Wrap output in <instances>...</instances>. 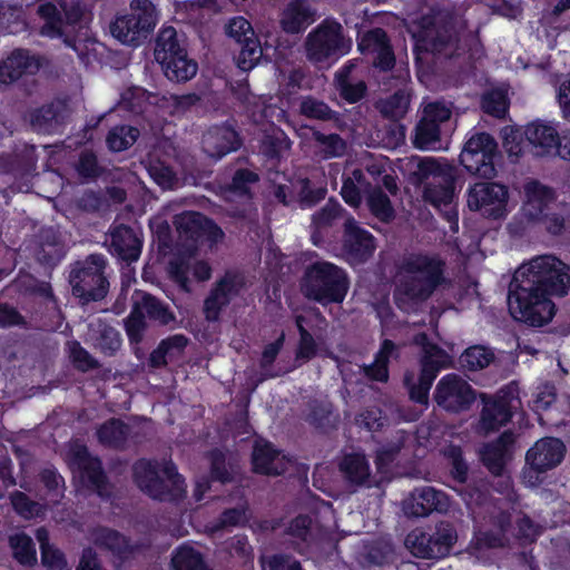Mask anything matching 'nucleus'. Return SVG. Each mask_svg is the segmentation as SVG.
Listing matches in <instances>:
<instances>
[{
	"mask_svg": "<svg viewBox=\"0 0 570 570\" xmlns=\"http://www.w3.org/2000/svg\"><path fill=\"white\" fill-rule=\"evenodd\" d=\"M570 288L569 267L554 256H539L515 271L508 288L511 316L531 327H542L556 315L552 296Z\"/></svg>",
	"mask_w": 570,
	"mask_h": 570,
	"instance_id": "nucleus-1",
	"label": "nucleus"
},
{
	"mask_svg": "<svg viewBox=\"0 0 570 570\" xmlns=\"http://www.w3.org/2000/svg\"><path fill=\"white\" fill-rule=\"evenodd\" d=\"M394 301L402 311L428 302L446 283L445 263L438 255L411 253L399 266Z\"/></svg>",
	"mask_w": 570,
	"mask_h": 570,
	"instance_id": "nucleus-2",
	"label": "nucleus"
},
{
	"mask_svg": "<svg viewBox=\"0 0 570 570\" xmlns=\"http://www.w3.org/2000/svg\"><path fill=\"white\" fill-rule=\"evenodd\" d=\"M350 286L351 281L347 272L324 259L306 265L299 278L302 295L322 306L342 304Z\"/></svg>",
	"mask_w": 570,
	"mask_h": 570,
	"instance_id": "nucleus-3",
	"label": "nucleus"
},
{
	"mask_svg": "<svg viewBox=\"0 0 570 570\" xmlns=\"http://www.w3.org/2000/svg\"><path fill=\"white\" fill-rule=\"evenodd\" d=\"M154 57L165 77L184 83L196 76L197 62L188 55L186 36L173 26H163L155 38Z\"/></svg>",
	"mask_w": 570,
	"mask_h": 570,
	"instance_id": "nucleus-4",
	"label": "nucleus"
},
{
	"mask_svg": "<svg viewBox=\"0 0 570 570\" xmlns=\"http://www.w3.org/2000/svg\"><path fill=\"white\" fill-rule=\"evenodd\" d=\"M107 267L108 259L101 253L89 254L70 265L68 281L71 294L80 305L100 302L107 296L109 292Z\"/></svg>",
	"mask_w": 570,
	"mask_h": 570,
	"instance_id": "nucleus-5",
	"label": "nucleus"
},
{
	"mask_svg": "<svg viewBox=\"0 0 570 570\" xmlns=\"http://www.w3.org/2000/svg\"><path fill=\"white\" fill-rule=\"evenodd\" d=\"M134 476L141 491L159 501L178 500L185 492L184 480L170 462L139 460L134 465Z\"/></svg>",
	"mask_w": 570,
	"mask_h": 570,
	"instance_id": "nucleus-6",
	"label": "nucleus"
},
{
	"mask_svg": "<svg viewBox=\"0 0 570 570\" xmlns=\"http://www.w3.org/2000/svg\"><path fill=\"white\" fill-rule=\"evenodd\" d=\"M129 9V13L117 16L109 28L119 42L137 48L154 31L158 12L151 0H131Z\"/></svg>",
	"mask_w": 570,
	"mask_h": 570,
	"instance_id": "nucleus-7",
	"label": "nucleus"
},
{
	"mask_svg": "<svg viewBox=\"0 0 570 570\" xmlns=\"http://www.w3.org/2000/svg\"><path fill=\"white\" fill-rule=\"evenodd\" d=\"M480 399L483 406L474 431L482 436H488L507 425L522 405L517 382L509 383L493 396L481 393Z\"/></svg>",
	"mask_w": 570,
	"mask_h": 570,
	"instance_id": "nucleus-8",
	"label": "nucleus"
},
{
	"mask_svg": "<svg viewBox=\"0 0 570 570\" xmlns=\"http://www.w3.org/2000/svg\"><path fill=\"white\" fill-rule=\"evenodd\" d=\"M500 159L498 142L485 131L470 137L460 154V164L470 175L489 180L497 176Z\"/></svg>",
	"mask_w": 570,
	"mask_h": 570,
	"instance_id": "nucleus-9",
	"label": "nucleus"
},
{
	"mask_svg": "<svg viewBox=\"0 0 570 570\" xmlns=\"http://www.w3.org/2000/svg\"><path fill=\"white\" fill-rule=\"evenodd\" d=\"M351 46L346 45L340 23H321L305 40L306 57L312 62H335L345 56Z\"/></svg>",
	"mask_w": 570,
	"mask_h": 570,
	"instance_id": "nucleus-10",
	"label": "nucleus"
},
{
	"mask_svg": "<svg viewBox=\"0 0 570 570\" xmlns=\"http://www.w3.org/2000/svg\"><path fill=\"white\" fill-rule=\"evenodd\" d=\"M509 188L494 181H479L466 190L470 210L480 212L489 219H502L508 214Z\"/></svg>",
	"mask_w": 570,
	"mask_h": 570,
	"instance_id": "nucleus-11",
	"label": "nucleus"
},
{
	"mask_svg": "<svg viewBox=\"0 0 570 570\" xmlns=\"http://www.w3.org/2000/svg\"><path fill=\"white\" fill-rule=\"evenodd\" d=\"M476 395V391L460 375L448 374L436 383L433 399L445 412L460 414L471 409Z\"/></svg>",
	"mask_w": 570,
	"mask_h": 570,
	"instance_id": "nucleus-12",
	"label": "nucleus"
},
{
	"mask_svg": "<svg viewBox=\"0 0 570 570\" xmlns=\"http://www.w3.org/2000/svg\"><path fill=\"white\" fill-rule=\"evenodd\" d=\"M70 464L79 471L82 482L88 488L96 491L102 498L110 495L111 487L100 460L92 456L85 445L76 443L71 446Z\"/></svg>",
	"mask_w": 570,
	"mask_h": 570,
	"instance_id": "nucleus-13",
	"label": "nucleus"
},
{
	"mask_svg": "<svg viewBox=\"0 0 570 570\" xmlns=\"http://www.w3.org/2000/svg\"><path fill=\"white\" fill-rule=\"evenodd\" d=\"M176 223L180 237L190 243L188 247L191 250H196L204 242L216 243L224 235L212 218L199 212H187Z\"/></svg>",
	"mask_w": 570,
	"mask_h": 570,
	"instance_id": "nucleus-14",
	"label": "nucleus"
},
{
	"mask_svg": "<svg viewBox=\"0 0 570 570\" xmlns=\"http://www.w3.org/2000/svg\"><path fill=\"white\" fill-rule=\"evenodd\" d=\"M376 248L374 236L361 227L353 216L344 222L343 249L356 263H365Z\"/></svg>",
	"mask_w": 570,
	"mask_h": 570,
	"instance_id": "nucleus-15",
	"label": "nucleus"
},
{
	"mask_svg": "<svg viewBox=\"0 0 570 570\" xmlns=\"http://www.w3.org/2000/svg\"><path fill=\"white\" fill-rule=\"evenodd\" d=\"M90 539L96 547L110 552L120 561L127 560L149 547L147 542L131 543L117 530L106 527L95 528L90 533Z\"/></svg>",
	"mask_w": 570,
	"mask_h": 570,
	"instance_id": "nucleus-16",
	"label": "nucleus"
},
{
	"mask_svg": "<svg viewBox=\"0 0 570 570\" xmlns=\"http://www.w3.org/2000/svg\"><path fill=\"white\" fill-rule=\"evenodd\" d=\"M448 508L446 494L432 487L415 488L403 501V511L409 517H428L433 511L444 512Z\"/></svg>",
	"mask_w": 570,
	"mask_h": 570,
	"instance_id": "nucleus-17",
	"label": "nucleus"
},
{
	"mask_svg": "<svg viewBox=\"0 0 570 570\" xmlns=\"http://www.w3.org/2000/svg\"><path fill=\"white\" fill-rule=\"evenodd\" d=\"M338 472L350 492L370 488L373 483L370 463L363 453L344 454L338 461Z\"/></svg>",
	"mask_w": 570,
	"mask_h": 570,
	"instance_id": "nucleus-18",
	"label": "nucleus"
},
{
	"mask_svg": "<svg viewBox=\"0 0 570 570\" xmlns=\"http://www.w3.org/2000/svg\"><path fill=\"white\" fill-rule=\"evenodd\" d=\"M204 153L216 160L236 151L242 146L239 134L230 125L210 127L203 136Z\"/></svg>",
	"mask_w": 570,
	"mask_h": 570,
	"instance_id": "nucleus-19",
	"label": "nucleus"
},
{
	"mask_svg": "<svg viewBox=\"0 0 570 570\" xmlns=\"http://www.w3.org/2000/svg\"><path fill=\"white\" fill-rule=\"evenodd\" d=\"M40 68L38 56L28 49H14L0 62V85H12L26 75H36Z\"/></svg>",
	"mask_w": 570,
	"mask_h": 570,
	"instance_id": "nucleus-20",
	"label": "nucleus"
},
{
	"mask_svg": "<svg viewBox=\"0 0 570 570\" xmlns=\"http://www.w3.org/2000/svg\"><path fill=\"white\" fill-rule=\"evenodd\" d=\"M566 445L560 439L543 438L527 452V463L537 472H546L559 465L564 458Z\"/></svg>",
	"mask_w": 570,
	"mask_h": 570,
	"instance_id": "nucleus-21",
	"label": "nucleus"
},
{
	"mask_svg": "<svg viewBox=\"0 0 570 570\" xmlns=\"http://www.w3.org/2000/svg\"><path fill=\"white\" fill-rule=\"evenodd\" d=\"M441 365L434 358H423L419 377L414 372H405L403 384L407 389L410 400L422 405L429 403V392Z\"/></svg>",
	"mask_w": 570,
	"mask_h": 570,
	"instance_id": "nucleus-22",
	"label": "nucleus"
},
{
	"mask_svg": "<svg viewBox=\"0 0 570 570\" xmlns=\"http://www.w3.org/2000/svg\"><path fill=\"white\" fill-rule=\"evenodd\" d=\"M459 36L452 23H444L426 29L421 40V47L433 55L453 58L458 56Z\"/></svg>",
	"mask_w": 570,
	"mask_h": 570,
	"instance_id": "nucleus-23",
	"label": "nucleus"
},
{
	"mask_svg": "<svg viewBox=\"0 0 570 570\" xmlns=\"http://www.w3.org/2000/svg\"><path fill=\"white\" fill-rule=\"evenodd\" d=\"M142 248V242L135 230L125 224H119L110 229V253L118 259L132 263L138 261Z\"/></svg>",
	"mask_w": 570,
	"mask_h": 570,
	"instance_id": "nucleus-24",
	"label": "nucleus"
},
{
	"mask_svg": "<svg viewBox=\"0 0 570 570\" xmlns=\"http://www.w3.org/2000/svg\"><path fill=\"white\" fill-rule=\"evenodd\" d=\"M316 11L307 0H291L281 16V27L289 35L304 32L315 22Z\"/></svg>",
	"mask_w": 570,
	"mask_h": 570,
	"instance_id": "nucleus-25",
	"label": "nucleus"
},
{
	"mask_svg": "<svg viewBox=\"0 0 570 570\" xmlns=\"http://www.w3.org/2000/svg\"><path fill=\"white\" fill-rule=\"evenodd\" d=\"M409 106L410 99L403 90H396L379 104V110L383 118L393 121L389 131L396 138V141L403 140L405 137V127L400 120L407 114Z\"/></svg>",
	"mask_w": 570,
	"mask_h": 570,
	"instance_id": "nucleus-26",
	"label": "nucleus"
},
{
	"mask_svg": "<svg viewBox=\"0 0 570 570\" xmlns=\"http://www.w3.org/2000/svg\"><path fill=\"white\" fill-rule=\"evenodd\" d=\"M252 461L254 470L262 474L279 475L287 469L285 455L275 450L271 443L257 441L254 445Z\"/></svg>",
	"mask_w": 570,
	"mask_h": 570,
	"instance_id": "nucleus-27",
	"label": "nucleus"
},
{
	"mask_svg": "<svg viewBox=\"0 0 570 570\" xmlns=\"http://www.w3.org/2000/svg\"><path fill=\"white\" fill-rule=\"evenodd\" d=\"M525 215L532 222L541 220L549 206L556 200L553 188L538 180H531L525 185Z\"/></svg>",
	"mask_w": 570,
	"mask_h": 570,
	"instance_id": "nucleus-28",
	"label": "nucleus"
},
{
	"mask_svg": "<svg viewBox=\"0 0 570 570\" xmlns=\"http://www.w3.org/2000/svg\"><path fill=\"white\" fill-rule=\"evenodd\" d=\"M233 294H236L235 279L227 274L216 283L205 298V318L208 322L218 321L222 309L230 303Z\"/></svg>",
	"mask_w": 570,
	"mask_h": 570,
	"instance_id": "nucleus-29",
	"label": "nucleus"
},
{
	"mask_svg": "<svg viewBox=\"0 0 570 570\" xmlns=\"http://www.w3.org/2000/svg\"><path fill=\"white\" fill-rule=\"evenodd\" d=\"M65 111L60 102L42 105L30 112V125L36 132L55 134L63 125Z\"/></svg>",
	"mask_w": 570,
	"mask_h": 570,
	"instance_id": "nucleus-30",
	"label": "nucleus"
},
{
	"mask_svg": "<svg viewBox=\"0 0 570 570\" xmlns=\"http://www.w3.org/2000/svg\"><path fill=\"white\" fill-rule=\"evenodd\" d=\"M524 135L527 140L537 148V155L546 156L553 153L558 131L552 125L540 120L533 121L525 127Z\"/></svg>",
	"mask_w": 570,
	"mask_h": 570,
	"instance_id": "nucleus-31",
	"label": "nucleus"
},
{
	"mask_svg": "<svg viewBox=\"0 0 570 570\" xmlns=\"http://www.w3.org/2000/svg\"><path fill=\"white\" fill-rule=\"evenodd\" d=\"M352 69L353 65L347 62L336 71L335 88L344 101L348 104H356L366 96L367 86L363 80H358L356 82L351 81L350 76Z\"/></svg>",
	"mask_w": 570,
	"mask_h": 570,
	"instance_id": "nucleus-32",
	"label": "nucleus"
},
{
	"mask_svg": "<svg viewBox=\"0 0 570 570\" xmlns=\"http://www.w3.org/2000/svg\"><path fill=\"white\" fill-rule=\"evenodd\" d=\"M37 16L43 20L40 35L50 39L63 36L65 20L60 7L51 1H46L37 7Z\"/></svg>",
	"mask_w": 570,
	"mask_h": 570,
	"instance_id": "nucleus-33",
	"label": "nucleus"
},
{
	"mask_svg": "<svg viewBox=\"0 0 570 570\" xmlns=\"http://www.w3.org/2000/svg\"><path fill=\"white\" fill-rule=\"evenodd\" d=\"M431 538V547L435 554V559L448 556L458 540L456 529L450 521H439L433 532L428 533Z\"/></svg>",
	"mask_w": 570,
	"mask_h": 570,
	"instance_id": "nucleus-34",
	"label": "nucleus"
},
{
	"mask_svg": "<svg viewBox=\"0 0 570 570\" xmlns=\"http://www.w3.org/2000/svg\"><path fill=\"white\" fill-rule=\"evenodd\" d=\"M307 422L322 433H330L337 428L338 416L333 412L332 403L313 401L309 403Z\"/></svg>",
	"mask_w": 570,
	"mask_h": 570,
	"instance_id": "nucleus-35",
	"label": "nucleus"
},
{
	"mask_svg": "<svg viewBox=\"0 0 570 570\" xmlns=\"http://www.w3.org/2000/svg\"><path fill=\"white\" fill-rule=\"evenodd\" d=\"M134 302V304H139L140 311L144 312L145 317L151 321L168 325L175 318L168 305L149 293H136Z\"/></svg>",
	"mask_w": 570,
	"mask_h": 570,
	"instance_id": "nucleus-36",
	"label": "nucleus"
},
{
	"mask_svg": "<svg viewBox=\"0 0 570 570\" xmlns=\"http://www.w3.org/2000/svg\"><path fill=\"white\" fill-rule=\"evenodd\" d=\"M129 426L119 419H110L97 430L99 442L108 448L121 449L129 435Z\"/></svg>",
	"mask_w": 570,
	"mask_h": 570,
	"instance_id": "nucleus-37",
	"label": "nucleus"
},
{
	"mask_svg": "<svg viewBox=\"0 0 570 570\" xmlns=\"http://www.w3.org/2000/svg\"><path fill=\"white\" fill-rule=\"evenodd\" d=\"M171 567L174 570H213L198 550L185 544L174 551Z\"/></svg>",
	"mask_w": 570,
	"mask_h": 570,
	"instance_id": "nucleus-38",
	"label": "nucleus"
},
{
	"mask_svg": "<svg viewBox=\"0 0 570 570\" xmlns=\"http://www.w3.org/2000/svg\"><path fill=\"white\" fill-rule=\"evenodd\" d=\"M12 557L23 566H32L37 561L35 543L24 532L10 534L8 538Z\"/></svg>",
	"mask_w": 570,
	"mask_h": 570,
	"instance_id": "nucleus-39",
	"label": "nucleus"
},
{
	"mask_svg": "<svg viewBox=\"0 0 570 570\" xmlns=\"http://www.w3.org/2000/svg\"><path fill=\"white\" fill-rule=\"evenodd\" d=\"M441 128L438 124L421 118L416 124L412 137V144L416 149H434L440 141Z\"/></svg>",
	"mask_w": 570,
	"mask_h": 570,
	"instance_id": "nucleus-40",
	"label": "nucleus"
},
{
	"mask_svg": "<svg viewBox=\"0 0 570 570\" xmlns=\"http://www.w3.org/2000/svg\"><path fill=\"white\" fill-rule=\"evenodd\" d=\"M139 137V130L130 125L112 127L106 137L107 147L115 153L127 150Z\"/></svg>",
	"mask_w": 570,
	"mask_h": 570,
	"instance_id": "nucleus-41",
	"label": "nucleus"
},
{
	"mask_svg": "<svg viewBox=\"0 0 570 570\" xmlns=\"http://www.w3.org/2000/svg\"><path fill=\"white\" fill-rule=\"evenodd\" d=\"M259 181V175L248 168H237L227 185V190L242 198L252 199V186Z\"/></svg>",
	"mask_w": 570,
	"mask_h": 570,
	"instance_id": "nucleus-42",
	"label": "nucleus"
},
{
	"mask_svg": "<svg viewBox=\"0 0 570 570\" xmlns=\"http://www.w3.org/2000/svg\"><path fill=\"white\" fill-rule=\"evenodd\" d=\"M326 195V184L316 183L309 178H302L299 180V190L297 193L299 208H313L325 199Z\"/></svg>",
	"mask_w": 570,
	"mask_h": 570,
	"instance_id": "nucleus-43",
	"label": "nucleus"
},
{
	"mask_svg": "<svg viewBox=\"0 0 570 570\" xmlns=\"http://www.w3.org/2000/svg\"><path fill=\"white\" fill-rule=\"evenodd\" d=\"M367 206L371 214L382 223H391L395 218V210L390 197L375 187L367 196Z\"/></svg>",
	"mask_w": 570,
	"mask_h": 570,
	"instance_id": "nucleus-44",
	"label": "nucleus"
},
{
	"mask_svg": "<svg viewBox=\"0 0 570 570\" xmlns=\"http://www.w3.org/2000/svg\"><path fill=\"white\" fill-rule=\"evenodd\" d=\"M299 114L308 119L322 121L338 120L340 114L333 110L326 102L315 97L307 96L299 104Z\"/></svg>",
	"mask_w": 570,
	"mask_h": 570,
	"instance_id": "nucleus-45",
	"label": "nucleus"
},
{
	"mask_svg": "<svg viewBox=\"0 0 570 570\" xmlns=\"http://www.w3.org/2000/svg\"><path fill=\"white\" fill-rule=\"evenodd\" d=\"M238 46L239 52L235 57L236 66L242 71H249L258 63L263 56L259 38L256 35Z\"/></svg>",
	"mask_w": 570,
	"mask_h": 570,
	"instance_id": "nucleus-46",
	"label": "nucleus"
},
{
	"mask_svg": "<svg viewBox=\"0 0 570 570\" xmlns=\"http://www.w3.org/2000/svg\"><path fill=\"white\" fill-rule=\"evenodd\" d=\"M390 45L387 32L380 27L365 31L357 41L358 50L365 56H373Z\"/></svg>",
	"mask_w": 570,
	"mask_h": 570,
	"instance_id": "nucleus-47",
	"label": "nucleus"
},
{
	"mask_svg": "<svg viewBox=\"0 0 570 570\" xmlns=\"http://www.w3.org/2000/svg\"><path fill=\"white\" fill-rule=\"evenodd\" d=\"M431 538L428 532L422 529L412 530L405 538V547L411 553L422 559H435L433 548L431 547Z\"/></svg>",
	"mask_w": 570,
	"mask_h": 570,
	"instance_id": "nucleus-48",
	"label": "nucleus"
},
{
	"mask_svg": "<svg viewBox=\"0 0 570 570\" xmlns=\"http://www.w3.org/2000/svg\"><path fill=\"white\" fill-rule=\"evenodd\" d=\"M507 455L503 446L492 443L487 444L481 452L482 462L494 475L502 474Z\"/></svg>",
	"mask_w": 570,
	"mask_h": 570,
	"instance_id": "nucleus-49",
	"label": "nucleus"
},
{
	"mask_svg": "<svg viewBox=\"0 0 570 570\" xmlns=\"http://www.w3.org/2000/svg\"><path fill=\"white\" fill-rule=\"evenodd\" d=\"M225 32L237 45L244 43L245 40L256 36L252 23L242 16L230 18L225 26Z\"/></svg>",
	"mask_w": 570,
	"mask_h": 570,
	"instance_id": "nucleus-50",
	"label": "nucleus"
},
{
	"mask_svg": "<svg viewBox=\"0 0 570 570\" xmlns=\"http://www.w3.org/2000/svg\"><path fill=\"white\" fill-rule=\"evenodd\" d=\"M9 498L13 510L24 519H32L42 513V505L21 491L12 492Z\"/></svg>",
	"mask_w": 570,
	"mask_h": 570,
	"instance_id": "nucleus-51",
	"label": "nucleus"
},
{
	"mask_svg": "<svg viewBox=\"0 0 570 570\" xmlns=\"http://www.w3.org/2000/svg\"><path fill=\"white\" fill-rule=\"evenodd\" d=\"M313 139L323 147L327 157L342 156L346 149V144L338 134H323L318 130L313 131Z\"/></svg>",
	"mask_w": 570,
	"mask_h": 570,
	"instance_id": "nucleus-52",
	"label": "nucleus"
},
{
	"mask_svg": "<svg viewBox=\"0 0 570 570\" xmlns=\"http://www.w3.org/2000/svg\"><path fill=\"white\" fill-rule=\"evenodd\" d=\"M387 416L376 406L367 407L355 416L356 425L372 432L380 431L387 424Z\"/></svg>",
	"mask_w": 570,
	"mask_h": 570,
	"instance_id": "nucleus-53",
	"label": "nucleus"
},
{
	"mask_svg": "<svg viewBox=\"0 0 570 570\" xmlns=\"http://www.w3.org/2000/svg\"><path fill=\"white\" fill-rule=\"evenodd\" d=\"M76 170L78 175L85 179H97L104 171L92 150H83L80 153Z\"/></svg>",
	"mask_w": 570,
	"mask_h": 570,
	"instance_id": "nucleus-54",
	"label": "nucleus"
},
{
	"mask_svg": "<svg viewBox=\"0 0 570 570\" xmlns=\"http://www.w3.org/2000/svg\"><path fill=\"white\" fill-rule=\"evenodd\" d=\"M304 317H296V326L299 333V342L295 356H316L320 336L315 337L304 325Z\"/></svg>",
	"mask_w": 570,
	"mask_h": 570,
	"instance_id": "nucleus-55",
	"label": "nucleus"
},
{
	"mask_svg": "<svg viewBox=\"0 0 570 570\" xmlns=\"http://www.w3.org/2000/svg\"><path fill=\"white\" fill-rule=\"evenodd\" d=\"M296 360L297 358H259L262 373L258 381H262L268 376L277 375L279 373L291 372L297 366Z\"/></svg>",
	"mask_w": 570,
	"mask_h": 570,
	"instance_id": "nucleus-56",
	"label": "nucleus"
},
{
	"mask_svg": "<svg viewBox=\"0 0 570 570\" xmlns=\"http://www.w3.org/2000/svg\"><path fill=\"white\" fill-rule=\"evenodd\" d=\"M286 533L307 544L313 539V520L308 515H298L291 521Z\"/></svg>",
	"mask_w": 570,
	"mask_h": 570,
	"instance_id": "nucleus-57",
	"label": "nucleus"
},
{
	"mask_svg": "<svg viewBox=\"0 0 570 570\" xmlns=\"http://www.w3.org/2000/svg\"><path fill=\"white\" fill-rule=\"evenodd\" d=\"M210 471L212 476L222 483L233 480L234 468L226 463L224 453L218 450L210 452Z\"/></svg>",
	"mask_w": 570,
	"mask_h": 570,
	"instance_id": "nucleus-58",
	"label": "nucleus"
},
{
	"mask_svg": "<svg viewBox=\"0 0 570 570\" xmlns=\"http://www.w3.org/2000/svg\"><path fill=\"white\" fill-rule=\"evenodd\" d=\"M63 257L62 245L57 242V237H52V242L46 240L41 244L37 258L42 265L56 266Z\"/></svg>",
	"mask_w": 570,
	"mask_h": 570,
	"instance_id": "nucleus-59",
	"label": "nucleus"
},
{
	"mask_svg": "<svg viewBox=\"0 0 570 570\" xmlns=\"http://www.w3.org/2000/svg\"><path fill=\"white\" fill-rule=\"evenodd\" d=\"M392 552L393 548L389 542L375 541L365 547L363 558L368 564L381 566L387 561Z\"/></svg>",
	"mask_w": 570,
	"mask_h": 570,
	"instance_id": "nucleus-60",
	"label": "nucleus"
},
{
	"mask_svg": "<svg viewBox=\"0 0 570 570\" xmlns=\"http://www.w3.org/2000/svg\"><path fill=\"white\" fill-rule=\"evenodd\" d=\"M424 197L426 202L436 208L449 206L453 200V189L451 186L443 185L426 187Z\"/></svg>",
	"mask_w": 570,
	"mask_h": 570,
	"instance_id": "nucleus-61",
	"label": "nucleus"
},
{
	"mask_svg": "<svg viewBox=\"0 0 570 570\" xmlns=\"http://www.w3.org/2000/svg\"><path fill=\"white\" fill-rule=\"evenodd\" d=\"M58 4L66 24L75 26L81 21L86 9L81 0H58Z\"/></svg>",
	"mask_w": 570,
	"mask_h": 570,
	"instance_id": "nucleus-62",
	"label": "nucleus"
},
{
	"mask_svg": "<svg viewBox=\"0 0 570 570\" xmlns=\"http://www.w3.org/2000/svg\"><path fill=\"white\" fill-rule=\"evenodd\" d=\"M557 401V389L553 384H542L533 400V410L537 412L547 411Z\"/></svg>",
	"mask_w": 570,
	"mask_h": 570,
	"instance_id": "nucleus-63",
	"label": "nucleus"
},
{
	"mask_svg": "<svg viewBox=\"0 0 570 570\" xmlns=\"http://www.w3.org/2000/svg\"><path fill=\"white\" fill-rule=\"evenodd\" d=\"M26 318L14 306L0 302V328L26 326Z\"/></svg>",
	"mask_w": 570,
	"mask_h": 570,
	"instance_id": "nucleus-64",
	"label": "nucleus"
}]
</instances>
